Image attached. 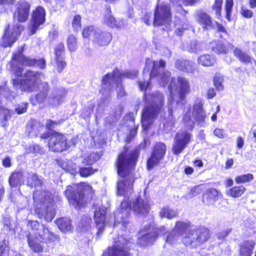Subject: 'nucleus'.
Returning a JSON list of instances; mask_svg holds the SVG:
<instances>
[{
    "instance_id": "nucleus-3",
    "label": "nucleus",
    "mask_w": 256,
    "mask_h": 256,
    "mask_svg": "<svg viewBox=\"0 0 256 256\" xmlns=\"http://www.w3.org/2000/svg\"><path fill=\"white\" fill-rule=\"evenodd\" d=\"M27 184L28 186L36 188L33 194L35 212L40 218H44L46 222L52 221L55 216V211L51 193L38 190L43 182L36 174H28Z\"/></svg>"
},
{
    "instance_id": "nucleus-37",
    "label": "nucleus",
    "mask_w": 256,
    "mask_h": 256,
    "mask_svg": "<svg viewBox=\"0 0 256 256\" xmlns=\"http://www.w3.org/2000/svg\"><path fill=\"white\" fill-rule=\"evenodd\" d=\"M198 63L204 66H210L216 62L214 58L209 54H204L199 56Z\"/></svg>"
},
{
    "instance_id": "nucleus-24",
    "label": "nucleus",
    "mask_w": 256,
    "mask_h": 256,
    "mask_svg": "<svg viewBox=\"0 0 256 256\" xmlns=\"http://www.w3.org/2000/svg\"><path fill=\"white\" fill-rule=\"evenodd\" d=\"M67 138L62 134H56L52 136L48 142L50 150L53 152H62L68 148Z\"/></svg>"
},
{
    "instance_id": "nucleus-13",
    "label": "nucleus",
    "mask_w": 256,
    "mask_h": 256,
    "mask_svg": "<svg viewBox=\"0 0 256 256\" xmlns=\"http://www.w3.org/2000/svg\"><path fill=\"white\" fill-rule=\"evenodd\" d=\"M206 118V114L202 108V104L200 100H197L194 105L192 112H191L190 109H188L184 116L183 121L189 130L193 128L194 120L198 124L203 125Z\"/></svg>"
},
{
    "instance_id": "nucleus-2",
    "label": "nucleus",
    "mask_w": 256,
    "mask_h": 256,
    "mask_svg": "<svg viewBox=\"0 0 256 256\" xmlns=\"http://www.w3.org/2000/svg\"><path fill=\"white\" fill-rule=\"evenodd\" d=\"M24 78L22 80L18 78L13 79V84L15 87L19 88L24 91L40 90V92L31 98V102L34 105L46 100L50 104L56 106L62 102L66 92L65 90H54L47 96L48 86V83L42 82L44 76L42 74L28 70L24 74Z\"/></svg>"
},
{
    "instance_id": "nucleus-51",
    "label": "nucleus",
    "mask_w": 256,
    "mask_h": 256,
    "mask_svg": "<svg viewBox=\"0 0 256 256\" xmlns=\"http://www.w3.org/2000/svg\"><path fill=\"white\" fill-rule=\"evenodd\" d=\"M72 26L74 31L78 32L81 28V17L80 15L75 16L72 20Z\"/></svg>"
},
{
    "instance_id": "nucleus-22",
    "label": "nucleus",
    "mask_w": 256,
    "mask_h": 256,
    "mask_svg": "<svg viewBox=\"0 0 256 256\" xmlns=\"http://www.w3.org/2000/svg\"><path fill=\"white\" fill-rule=\"evenodd\" d=\"M31 5L26 0H20L15 4L13 18L19 22H26L29 17Z\"/></svg>"
},
{
    "instance_id": "nucleus-46",
    "label": "nucleus",
    "mask_w": 256,
    "mask_h": 256,
    "mask_svg": "<svg viewBox=\"0 0 256 256\" xmlns=\"http://www.w3.org/2000/svg\"><path fill=\"white\" fill-rule=\"evenodd\" d=\"M224 81V77L220 74H216L214 78V86L218 90H222L224 89L223 82Z\"/></svg>"
},
{
    "instance_id": "nucleus-8",
    "label": "nucleus",
    "mask_w": 256,
    "mask_h": 256,
    "mask_svg": "<svg viewBox=\"0 0 256 256\" xmlns=\"http://www.w3.org/2000/svg\"><path fill=\"white\" fill-rule=\"evenodd\" d=\"M23 48H20L13 54L12 61L10 63L11 70L17 76H21L22 74L23 68L22 66H35L40 68H44L46 66V62L44 59L36 60L25 56L22 54Z\"/></svg>"
},
{
    "instance_id": "nucleus-52",
    "label": "nucleus",
    "mask_w": 256,
    "mask_h": 256,
    "mask_svg": "<svg viewBox=\"0 0 256 256\" xmlns=\"http://www.w3.org/2000/svg\"><path fill=\"white\" fill-rule=\"evenodd\" d=\"M233 6V0H226L225 9L226 12V18L230 20L232 10Z\"/></svg>"
},
{
    "instance_id": "nucleus-4",
    "label": "nucleus",
    "mask_w": 256,
    "mask_h": 256,
    "mask_svg": "<svg viewBox=\"0 0 256 256\" xmlns=\"http://www.w3.org/2000/svg\"><path fill=\"white\" fill-rule=\"evenodd\" d=\"M144 108L142 115V124L144 130H146L156 118L164 104V96L156 92L152 94H144Z\"/></svg>"
},
{
    "instance_id": "nucleus-31",
    "label": "nucleus",
    "mask_w": 256,
    "mask_h": 256,
    "mask_svg": "<svg viewBox=\"0 0 256 256\" xmlns=\"http://www.w3.org/2000/svg\"><path fill=\"white\" fill-rule=\"evenodd\" d=\"M175 66L179 70L186 72H193L195 69L194 64L185 60H176Z\"/></svg>"
},
{
    "instance_id": "nucleus-44",
    "label": "nucleus",
    "mask_w": 256,
    "mask_h": 256,
    "mask_svg": "<svg viewBox=\"0 0 256 256\" xmlns=\"http://www.w3.org/2000/svg\"><path fill=\"white\" fill-rule=\"evenodd\" d=\"M26 153H33L34 154H42L44 153L43 149L41 148L38 145L36 144H30L26 148Z\"/></svg>"
},
{
    "instance_id": "nucleus-50",
    "label": "nucleus",
    "mask_w": 256,
    "mask_h": 256,
    "mask_svg": "<svg viewBox=\"0 0 256 256\" xmlns=\"http://www.w3.org/2000/svg\"><path fill=\"white\" fill-rule=\"evenodd\" d=\"M12 115V112L4 108H0V121L8 120Z\"/></svg>"
},
{
    "instance_id": "nucleus-64",
    "label": "nucleus",
    "mask_w": 256,
    "mask_h": 256,
    "mask_svg": "<svg viewBox=\"0 0 256 256\" xmlns=\"http://www.w3.org/2000/svg\"><path fill=\"white\" fill-rule=\"evenodd\" d=\"M236 144L238 148H242L243 147V146L244 144V140L242 137L239 136L237 138Z\"/></svg>"
},
{
    "instance_id": "nucleus-48",
    "label": "nucleus",
    "mask_w": 256,
    "mask_h": 256,
    "mask_svg": "<svg viewBox=\"0 0 256 256\" xmlns=\"http://www.w3.org/2000/svg\"><path fill=\"white\" fill-rule=\"evenodd\" d=\"M67 44L70 51H75L77 48L76 37L74 35L70 36L67 40Z\"/></svg>"
},
{
    "instance_id": "nucleus-33",
    "label": "nucleus",
    "mask_w": 256,
    "mask_h": 256,
    "mask_svg": "<svg viewBox=\"0 0 256 256\" xmlns=\"http://www.w3.org/2000/svg\"><path fill=\"white\" fill-rule=\"evenodd\" d=\"M23 182V174L20 172H13L9 178V184L12 187H16Z\"/></svg>"
},
{
    "instance_id": "nucleus-49",
    "label": "nucleus",
    "mask_w": 256,
    "mask_h": 256,
    "mask_svg": "<svg viewBox=\"0 0 256 256\" xmlns=\"http://www.w3.org/2000/svg\"><path fill=\"white\" fill-rule=\"evenodd\" d=\"M8 244V242L6 240L0 242V256H9Z\"/></svg>"
},
{
    "instance_id": "nucleus-29",
    "label": "nucleus",
    "mask_w": 256,
    "mask_h": 256,
    "mask_svg": "<svg viewBox=\"0 0 256 256\" xmlns=\"http://www.w3.org/2000/svg\"><path fill=\"white\" fill-rule=\"evenodd\" d=\"M255 245L252 240L244 242L240 245V256H251Z\"/></svg>"
},
{
    "instance_id": "nucleus-14",
    "label": "nucleus",
    "mask_w": 256,
    "mask_h": 256,
    "mask_svg": "<svg viewBox=\"0 0 256 256\" xmlns=\"http://www.w3.org/2000/svg\"><path fill=\"white\" fill-rule=\"evenodd\" d=\"M165 227H155L154 224L144 226L141 230V237L139 238L138 242L142 246L152 244L159 236H163L166 233Z\"/></svg>"
},
{
    "instance_id": "nucleus-47",
    "label": "nucleus",
    "mask_w": 256,
    "mask_h": 256,
    "mask_svg": "<svg viewBox=\"0 0 256 256\" xmlns=\"http://www.w3.org/2000/svg\"><path fill=\"white\" fill-rule=\"evenodd\" d=\"M253 179V175L251 174H248L236 176L235 178V182L236 184H242L250 182Z\"/></svg>"
},
{
    "instance_id": "nucleus-26",
    "label": "nucleus",
    "mask_w": 256,
    "mask_h": 256,
    "mask_svg": "<svg viewBox=\"0 0 256 256\" xmlns=\"http://www.w3.org/2000/svg\"><path fill=\"white\" fill-rule=\"evenodd\" d=\"M44 128V125L40 122L32 120L27 124L26 132L31 137L37 136Z\"/></svg>"
},
{
    "instance_id": "nucleus-7",
    "label": "nucleus",
    "mask_w": 256,
    "mask_h": 256,
    "mask_svg": "<svg viewBox=\"0 0 256 256\" xmlns=\"http://www.w3.org/2000/svg\"><path fill=\"white\" fill-rule=\"evenodd\" d=\"M98 158L99 156L96 153H86L76 160V162L78 164V166L70 162L66 167L64 164L62 166L64 169L72 174L79 172L80 176L87 177L92 174L94 170L90 166L84 167V166L92 165Z\"/></svg>"
},
{
    "instance_id": "nucleus-42",
    "label": "nucleus",
    "mask_w": 256,
    "mask_h": 256,
    "mask_svg": "<svg viewBox=\"0 0 256 256\" xmlns=\"http://www.w3.org/2000/svg\"><path fill=\"white\" fill-rule=\"evenodd\" d=\"M160 216L161 218H166L172 219L176 216V212L170 208L168 206H164L160 212Z\"/></svg>"
},
{
    "instance_id": "nucleus-34",
    "label": "nucleus",
    "mask_w": 256,
    "mask_h": 256,
    "mask_svg": "<svg viewBox=\"0 0 256 256\" xmlns=\"http://www.w3.org/2000/svg\"><path fill=\"white\" fill-rule=\"evenodd\" d=\"M103 22L108 26L112 28H120L122 26L117 22L111 14L110 10L107 9V13L104 14Z\"/></svg>"
},
{
    "instance_id": "nucleus-16",
    "label": "nucleus",
    "mask_w": 256,
    "mask_h": 256,
    "mask_svg": "<svg viewBox=\"0 0 256 256\" xmlns=\"http://www.w3.org/2000/svg\"><path fill=\"white\" fill-rule=\"evenodd\" d=\"M46 12L41 6L36 7L32 12L31 18L28 25V30L30 34H34L42 28L46 22Z\"/></svg>"
},
{
    "instance_id": "nucleus-41",
    "label": "nucleus",
    "mask_w": 256,
    "mask_h": 256,
    "mask_svg": "<svg viewBox=\"0 0 256 256\" xmlns=\"http://www.w3.org/2000/svg\"><path fill=\"white\" fill-rule=\"evenodd\" d=\"M234 54L242 62H250L252 60V58L249 55L238 48H234Z\"/></svg>"
},
{
    "instance_id": "nucleus-19",
    "label": "nucleus",
    "mask_w": 256,
    "mask_h": 256,
    "mask_svg": "<svg viewBox=\"0 0 256 256\" xmlns=\"http://www.w3.org/2000/svg\"><path fill=\"white\" fill-rule=\"evenodd\" d=\"M190 222L188 221H178L175 226L168 234L166 242L170 244H176L180 240V238L189 229Z\"/></svg>"
},
{
    "instance_id": "nucleus-57",
    "label": "nucleus",
    "mask_w": 256,
    "mask_h": 256,
    "mask_svg": "<svg viewBox=\"0 0 256 256\" xmlns=\"http://www.w3.org/2000/svg\"><path fill=\"white\" fill-rule=\"evenodd\" d=\"M214 134L216 136L220 138H226L227 135L225 132L224 130L220 128H216L214 131Z\"/></svg>"
},
{
    "instance_id": "nucleus-18",
    "label": "nucleus",
    "mask_w": 256,
    "mask_h": 256,
    "mask_svg": "<svg viewBox=\"0 0 256 256\" xmlns=\"http://www.w3.org/2000/svg\"><path fill=\"white\" fill-rule=\"evenodd\" d=\"M23 29L22 26L20 24H16L12 26L8 25L0 41L1 46L3 47L10 46L16 42Z\"/></svg>"
},
{
    "instance_id": "nucleus-6",
    "label": "nucleus",
    "mask_w": 256,
    "mask_h": 256,
    "mask_svg": "<svg viewBox=\"0 0 256 256\" xmlns=\"http://www.w3.org/2000/svg\"><path fill=\"white\" fill-rule=\"evenodd\" d=\"M137 75L136 70L121 72L118 70H116L112 73L106 74L103 78L102 87L100 92L104 96H108L110 94L112 88L116 86L118 96L122 97L125 95V92L121 83L122 80L125 78H133Z\"/></svg>"
},
{
    "instance_id": "nucleus-30",
    "label": "nucleus",
    "mask_w": 256,
    "mask_h": 256,
    "mask_svg": "<svg viewBox=\"0 0 256 256\" xmlns=\"http://www.w3.org/2000/svg\"><path fill=\"white\" fill-rule=\"evenodd\" d=\"M218 192L216 189H209L203 194L202 202L206 205H212L218 200Z\"/></svg>"
},
{
    "instance_id": "nucleus-56",
    "label": "nucleus",
    "mask_w": 256,
    "mask_h": 256,
    "mask_svg": "<svg viewBox=\"0 0 256 256\" xmlns=\"http://www.w3.org/2000/svg\"><path fill=\"white\" fill-rule=\"evenodd\" d=\"M196 0H177L174 2V0H172L174 4H178L180 6H181L182 4L185 5L192 4H194Z\"/></svg>"
},
{
    "instance_id": "nucleus-9",
    "label": "nucleus",
    "mask_w": 256,
    "mask_h": 256,
    "mask_svg": "<svg viewBox=\"0 0 256 256\" xmlns=\"http://www.w3.org/2000/svg\"><path fill=\"white\" fill-rule=\"evenodd\" d=\"M93 192L92 187L88 184H73L67 187L65 194L70 204L76 208L84 206V194Z\"/></svg>"
},
{
    "instance_id": "nucleus-23",
    "label": "nucleus",
    "mask_w": 256,
    "mask_h": 256,
    "mask_svg": "<svg viewBox=\"0 0 256 256\" xmlns=\"http://www.w3.org/2000/svg\"><path fill=\"white\" fill-rule=\"evenodd\" d=\"M166 152V146L162 142H158L154 148V150L151 156L148 159L147 162V167L148 169H151L155 166L158 164L161 160Z\"/></svg>"
},
{
    "instance_id": "nucleus-45",
    "label": "nucleus",
    "mask_w": 256,
    "mask_h": 256,
    "mask_svg": "<svg viewBox=\"0 0 256 256\" xmlns=\"http://www.w3.org/2000/svg\"><path fill=\"white\" fill-rule=\"evenodd\" d=\"M204 48L202 44L196 41H192L190 42L188 46V50L190 52H198L201 51Z\"/></svg>"
},
{
    "instance_id": "nucleus-58",
    "label": "nucleus",
    "mask_w": 256,
    "mask_h": 256,
    "mask_svg": "<svg viewBox=\"0 0 256 256\" xmlns=\"http://www.w3.org/2000/svg\"><path fill=\"white\" fill-rule=\"evenodd\" d=\"M241 13L242 15L246 18H250L253 16V12L246 8H242Z\"/></svg>"
},
{
    "instance_id": "nucleus-25",
    "label": "nucleus",
    "mask_w": 256,
    "mask_h": 256,
    "mask_svg": "<svg viewBox=\"0 0 256 256\" xmlns=\"http://www.w3.org/2000/svg\"><path fill=\"white\" fill-rule=\"evenodd\" d=\"M106 208L101 206L96 208L94 214V219L98 227V231L97 234L98 235L103 231V228L105 224V214Z\"/></svg>"
},
{
    "instance_id": "nucleus-62",
    "label": "nucleus",
    "mask_w": 256,
    "mask_h": 256,
    "mask_svg": "<svg viewBox=\"0 0 256 256\" xmlns=\"http://www.w3.org/2000/svg\"><path fill=\"white\" fill-rule=\"evenodd\" d=\"M152 17V13H146L145 16L143 18V20L144 22L150 25L151 24L152 20H150Z\"/></svg>"
},
{
    "instance_id": "nucleus-53",
    "label": "nucleus",
    "mask_w": 256,
    "mask_h": 256,
    "mask_svg": "<svg viewBox=\"0 0 256 256\" xmlns=\"http://www.w3.org/2000/svg\"><path fill=\"white\" fill-rule=\"evenodd\" d=\"M222 0H215L212 8L216 10V16L219 18L220 16V10L222 8Z\"/></svg>"
},
{
    "instance_id": "nucleus-35",
    "label": "nucleus",
    "mask_w": 256,
    "mask_h": 256,
    "mask_svg": "<svg viewBox=\"0 0 256 256\" xmlns=\"http://www.w3.org/2000/svg\"><path fill=\"white\" fill-rule=\"evenodd\" d=\"M56 224L63 232H69L72 228L70 220L68 218H60L56 220Z\"/></svg>"
},
{
    "instance_id": "nucleus-12",
    "label": "nucleus",
    "mask_w": 256,
    "mask_h": 256,
    "mask_svg": "<svg viewBox=\"0 0 256 256\" xmlns=\"http://www.w3.org/2000/svg\"><path fill=\"white\" fill-rule=\"evenodd\" d=\"M82 36L88 38L96 45L106 46L109 44L112 40V34L94 26H88L84 28Z\"/></svg>"
},
{
    "instance_id": "nucleus-10",
    "label": "nucleus",
    "mask_w": 256,
    "mask_h": 256,
    "mask_svg": "<svg viewBox=\"0 0 256 256\" xmlns=\"http://www.w3.org/2000/svg\"><path fill=\"white\" fill-rule=\"evenodd\" d=\"M211 236L210 230L204 227L190 228L182 241L186 246L196 248L208 240Z\"/></svg>"
},
{
    "instance_id": "nucleus-32",
    "label": "nucleus",
    "mask_w": 256,
    "mask_h": 256,
    "mask_svg": "<svg viewBox=\"0 0 256 256\" xmlns=\"http://www.w3.org/2000/svg\"><path fill=\"white\" fill-rule=\"evenodd\" d=\"M28 242L30 248L32 251L36 252H39L43 250V246L42 242H40L36 236H33L30 234L28 236Z\"/></svg>"
},
{
    "instance_id": "nucleus-1",
    "label": "nucleus",
    "mask_w": 256,
    "mask_h": 256,
    "mask_svg": "<svg viewBox=\"0 0 256 256\" xmlns=\"http://www.w3.org/2000/svg\"><path fill=\"white\" fill-rule=\"evenodd\" d=\"M138 155V150L136 149L128 153L124 152L118 156L116 164L118 172L125 179L118 182V194L124 196V200L116 214L114 224L116 222L126 224L128 222L130 208L136 214L142 215L147 214L150 210L148 200L140 197L136 198L132 205L128 202L130 196L133 192L134 181L133 171Z\"/></svg>"
},
{
    "instance_id": "nucleus-54",
    "label": "nucleus",
    "mask_w": 256,
    "mask_h": 256,
    "mask_svg": "<svg viewBox=\"0 0 256 256\" xmlns=\"http://www.w3.org/2000/svg\"><path fill=\"white\" fill-rule=\"evenodd\" d=\"M28 104L26 102H23L15 106V110L18 114H22L25 112L28 108Z\"/></svg>"
},
{
    "instance_id": "nucleus-28",
    "label": "nucleus",
    "mask_w": 256,
    "mask_h": 256,
    "mask_svg": "<svg viewBox=\"0 0 256 256\" xmlns=\"http://www.w3.org/2000/svg\"><path fill=\"white\" fill-rule=\"evenodd\" d=\"M210 46L212 50L218 54H226L229 49H232L234 46L230 43L224 44L220 41H214L210 43Z\"/></svg>"
},
{
    "instance_id": "nucleus-40",
    "label": "nucleus",
    "mask_w": 256,
    "mask_h": 256,
    "mask_svg": "<svg viewBox=\"0 0 256 256\" xmlns=\"http://www.w3.org/2000/svg\"><path fill=\"white\" fill-rule=\"evenodd\" d=\"M234 54L242 62H250L252 60V58L249 55L238 48H234Z\"/></svg>"
},
{
    "instance_id": "nucleus-27",
    "label": "nucleus",
    "mask_w": 256,
    "mask_h": 256,
    "mask_svg": "<svg viewBox=\"0 0 256 256\" xmlns=\"http://www.w3.org/2000/svg\"><path fill=\"white\" fill-rule=\"evenodd\" d=\"M64 46L62 44H58L55 48V59L58 69L61 72L66 66V62L64 60Z\"/></svg>"
},
{
    "instance_id": "nucleus-55",
    "label": "nucleus",
    "mask_w": 256,
    "mask_h": 256,
    "mask_svg": "<svg viewBox=\"0 0 256 256\" xmlns=\"http://www.w3.org/2000/svg\"><path fill=\"white\" fill-rule=\"evenodd\" d=\"M11 94L12 92L8 88L0 86V98H2V96L6 98H10L12 96Z\"/></svg>"
},
{
    "instance_id": "nucleus-5",
    "label": "nucleus",
    "mask_w": 256,
    "mask_h": 256,
    "mask_svg": "<svg viewBox=\"0 0 256 256\" xmlns=\"http://www.w3.org/2000/svg\"><path fill=\"white\" fill-rule=\"evenodd\" d=\"M170 96L168 100V120L169 124L172 126L173 124L172 112V110L170 108L174 102L176 104H184L186 94L190 92V86L188 80L182 76H178L176 79L172 78L168 87Z\"/></svg>"
},
{
    "instance_id": "nucleus-63",
    "label": "nucleus",
    "mask_w": 256,
    "mask_h": 256,
    "mask_svg": "<svg viewBox=\"0 0 256 256\" xmlns=\"http://www.w3.org/2000/svg\"><path fill=\"white\" fill-rule=\"evenodd\" d=\"M230 230H224L220 232L218 234V236L219 239H222L226 237L230 232Z\"/></svg>"
},
{
    "instance_id": "nucleus-43",
    "label": "nucleus",
    "mask_w": 256,
    "mask_h": 256,
    "mask_svg": "<svg viewBox=\"0 0 256 256\" xmlns=\"http://www.w3.org/2000/svg\"><path fill=\"white\" fill-rule=\"evenodd\" d=\"M90 219L87 218L86 219V224H82V234L84 236H86L88 239V240H90V238L93 237L91 232H89L90 230Z\"/></svg>"
},
{
    "instance_id": "nucleus-11",
    "label": "nucleus",
    "mask_w": 256,
    "mask_h": 256,
    "mask_svg": "<svg viewBox=\"0 0 256 256\" xmlns=\"http://www.w3.org/2000/svg\"><path fill=\"white\" fill-rule=\"evenodd\" d=\"M166 62L162 60L160 61H153L150 58H147L146 62V66L144 68V74H148L151 70L150 78L157 77L159 84L164 86L170 80V72H164Z\"/></svg>"
},
{
    "instance_id": "nucleus-36",
    "label": "nucleus",
    "mask_w": 256,
    "mask_h": 256,
    "mask_svg": "<svg viewBox=\"0 0 256 256\" xmlns=\"http://www.w3.org/2000/svg\"><path fill=\"white\" fill-rule=\"evenodd\" d=\"M198 22L204 28H209L212 26V22L210 16L205 12H200L198 14Z\"/></svg>"
},
{
    "instance_id": "nucleus-21",
    "label": "nucleus",
    "mask_w": 256,
    "mask_h": 256,
    "mask_svg": "<svg viewBox=\"0 0 256 256\" xmlns=\"http://www.w3.org/2000/svg\"><path fill=\"white\" fill-rule=\"evenodd\" d=\"M192 134L186 131L178 132L174 138L172 148L174 154H178L187 146L190 142Z\"/></svg>"
},
{
    "instance_id": "nucleus-15",
    "label": "nucleus",
    "mask_w": 256,
    "mask_h": 256,
    "mask_svg": "<svg viewBox=\"0 0 256 256\" xmlns=\"http://www.w3.org/2000/svg\"><path fill=\"white\" fill-rule=\"evenodd\" d=\"M128 240L122 236H118L114 238L112 246L108 247L103 253L102 256H130L128 251L130 246Z\"/></svg>"
},
{
    "instance_id": "nucleus-38",
    "label": "nucleus",
    "mask_w": 256,
    "mask_h": 256,
    "mask_svg": "<svg viewBox=\"0 0 256 256\" xmlns=\"http://www.w3.org/2000/svg\"><path fill=\"white\" fill-rule=\"evenodd\" d=\"M188 22L186 20H176L174 22L176 27L175 32L177 35L181 36L184 30L187 29L188 27Z\"/></svg>"
},
{
    "instance_id": "nucleus-39",
    "label": "nucleus",
    "mask_w": 256,
    "mask_h": 256,
    "mask_svg": "<svg viewBox=\"0 0 256 256\" xmlns=\"http://www.w3.org/2000/svg\"><path fill=\"white\" fill-rule=\"evenodd\" d=\"M246 191V188L243 186H234L227 192V195L232 198L240 196Z\"/></svg>"
},
{
    "instance_id": "nucleus-60",
    "label": "nucleus",
    "mask_w": 256,
    "mask_h": 256,
    "mask_svg": "<svg viewBox=\"0 0 256 256\" xmlns=\"http://www.w3.org/2000/svg\"><path fill=\"white\" fill-rule=\"evenodd\" d=\"M139 88L142 90H146L150 86L149 82H146V80L144 81H140L138 82Z\"/></svg>"
},
{
    "instance_id": "nucleus-17",
    "label": "nucleus",
    "mask_w": 256,
    "mask_h": 256,
    "mask_svg": "<svg viewBox=\"0 0 256 256\" xmlns=\"http://www.w3.org/2000/svg\"><path fill=\"white\" fill-rule=\"evenodd\" d=\"M170 20L171 14L169 6L165 4H158L154 14V24L166 25L167 27L170 24Z\"/></svg>"
},
{
    "instance_id": "nucleus-59",
    "label": "nucleus",
    "mask_w": 256,
    "mask_h": 256,
    "mask_svg": "<svg viewBox=\"0 0 256 256\" xmlns=\"http://www.w3.org/2000/svg\"><path fill=\"white\" fill-rule=\"evenodd\" d=\"M134 114L133 112H130L124 116V120L126 122L129 121L131 125L134 124Z\"/></svg>"
},
{
    "instance_id": "nucleus-61",
    "label": "nucleus",
    "mask_w": 256,
    "mask_h": 256,
    "mask_svg": "<svg viewBox=\"0 0 256 256\" xmlns=\"http://www.w3.org/2000/svg\"><path fill=\"white\" fill-rule=\"evenodd\" d=\"M56 124V122L52 121L50 120H46V127L47 128L48 130H51L54 128Z\"/></svg>"
},
{
    "instance_id": "nucleus-20",
    "label": "nucleus",
    "mask_w": 256,
    "mask_h": 256,
    "mask_svg": "<svg viewBox=\"0 0 256 256\" xmlns=\"http://www.w3.org/2000/svg\"><path fill=\"white\" fill-rule=\"evenodd\" d=\"M28 226L30 230L34 232L35 236H38L46 242L52 240L54 238L52 233L50 232L47 227L40 224L36 220H29Z\"/></svg>"
}]
</instances>
